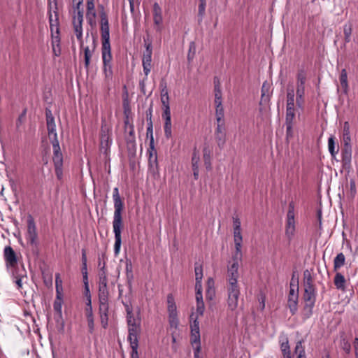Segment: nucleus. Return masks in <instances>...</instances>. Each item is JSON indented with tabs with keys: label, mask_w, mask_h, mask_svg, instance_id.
<instances>
[{
	"label": "nucleus",
	"mask_w": 358,
	"mask_h": 358,
	"mask_svg": "<svg viewBox=\"0 0 358 358\" xmlns=\"http://www.w3.org/2000/svg\"><path fill=\"white\" fill-rule=\"evenodd\" d=\"M214 92H215V99H222V90L220 83L218 78H214Z\"/></svg>",
	"instance_id": "nucleus-35"
},
{
	"label": "nucleus",
	"mask_w": 358,
	"mask_h": 358,
	"mask_svg": "<svg viewBox=\"0 0 358 358\" xmlns=\"http://www.w3.org/2000/svg\"><path fill=\"white\" fill-rule=\"evenodd\" d=\"M55 300L53 304L54 310L60 316L62 315V302L60 298Z\"/></svg>",
	"instance_id": "nucleus-51"
},
{
	"label": "nucleus",
	"mask_w": 358,
	"mask_h": 358,
	"mask_svg": "<svg viewBox=\"0 0 358 358\" xmlns=\"http://www.w3.org/2000/svg\"><path fill=\"white\" fill-rule=\"evenodd\" d=\"M296 103L299 108H301L304 102L305 83L306 80V73L304 70H299L296 76Z\"/></svg>",
	"instance_id": "nucleus-8"
},
{
	"label": "nucleus",
	"mask_w": 358,
	"mask_h": 358,
	"mask_svg": "<svg viewBox=\"0 0 358 358\" xmlns=\"http://www.w3.org/2000/svg\"><path fill=\"white\" fill-rule=\"evenodd\" d=\"M161 101L163 106H169V97L168 91L166 89H163L161 93Z\"/></svg>",
	"instance_id": "nucleus-43"
},
{
	"label": "nucleus",
	"mask_w": 358,
	"mask_h": 358,
	"mask_svg": "<svg viewBox=\"0 0 358 358\" xmlns=\"http://www.w3.org/2000/svg\"><path fill=\"white\" fill-rule=\"evenodd\" d=\"M27 244L31 247L34 254L37 255L38 252V236L36 226L33 217L29 215L27 217V229L25 235Z\"/></svg>",
	"instance_id": "nucleus-5"
},
{
	"label": "nucleus",
	"mask_w": 358,
	"mask_h": 358,
	"mask_svg": "<svg viewBox=\"0 0 358 358\" xmlns=\"http://www.w3.org/2000/svg\"><path fill=\"white\" fill-rule=\"evenodd\" d=\"M25 115H26V110H24L22 112V113L18 117V118L17 120V122H16L17 127H19L20 125L24 122V120L25 119Z\"/></svg>",
	"instance_id": "nucleus-60"
},
{
	"label": "nucleus",
	"mask_w": 358,
	"mask_h": 358,
	"mask_svg": "<svg viewBox=\"0 0 358 358\" xmlns=\"http://www.w3.org/2000/svg\"><path fill=\"white\" fill-rule=\"evenodd\" d=\"M163 107H164V112L162 114V117L164 119V121L171 120L170 106H163Z\"/></svg>",
	"instance_id": "nucleus-53"
},
{
	"label": "nucleus",
	"mask_w": 358,
	"mask_h": 358,
	"mask_svg": "<svg viewBox=\"0 0 358 358\" xmlns=\"http://www.w3.org/2000/svg\"><path fill=\"white\" fill-rule=\"evenodd\" d=\"M232 264L228 266L227 271V307L228 309L234 312L238 305L240 288L238 285V261H232Z\"/></svg>",
	"instance_id": "nucleus-2"
},
{
	"label": "nucleus",
	"mask_w": 358,
	"mask_h": 358,
	"mask_svg": "<svg viewBox=\"0 0 358 358\" xmlns=\"http://www.w3.org/2000/svg\"><path fill=\"white\" fill-rule=\"evenodd\" d=\"M334 285L338 289L345 290V277L341 273H337L334 278Z\"/></svg>",
	"instance_id": "nucleus-30"
},
{
	"label": "nucleus",
	"mask_w": 358,
	"mask_h": 358,
	"mask_svg": "<svg viewBox=\"0 0 358 358\" xmlns=\"http://www.w3.org/2000/svg\"><path fill=\"white\" fill-rule=\"evenodd\" d=\"M190 343L192 348H201V336L199 331V322L196 317L191 324Z\"/></svg>",
	"instance_id": "nucleus-10"
},
{
	"label": "nucleus",
	"mask_w": 358,
	"mask_h": 358,
	"mask_svg": "<svg viewBox=\"0 0 358 358\" xmlns=\"http://www.w3.org/2000/svg\"><path fill=\"white\" fill-rule=\"evenodd\" d=\"M55 287H56V292H57V298L59 299V296L62 292V280L60 278L59 273H57L55 275Z\"/></svg>",
	"instance_id": "nucleus-34"
},
{
	"label": "nucleus",
	"mask_w": 358,
	"mask_h": 358,
	"mask_svg": "<svg viewBox=\"0 0 358 358\" xmlns=\"http://www.w3.org/2000/svg\"><path fill=\"white\" fill-rule=\"evenodd\" d=\"M303 299L304 307L303 309V317L305 319H308L313 314V309L315 303L317 295L314 280L308 270H306L303 272Z\"/></svg>",
	"instance_id": "nucleus-4"
},
{
	"label": "nucleus",
	"mask_w": 358,
	"mask_h": 358,
	"mask_svg": "<svg viewBox=\"0 0 358 358\" xmlns=\"http://www.w3.org/2000/svg\"><path fill=\"white\" fill-rule=\"evenodd\" d=\"M50 141L52 145L53 155H62L59 147L58 138H52L50 139Z\"/></svg>",
	"instance_id": "nucleus-40"
},
{
	"label": "nucleus",
	"mask_w": 358,
	"mask_h": 358,
	"mask_svg": "<svg viewBox=\"0 0 358 358\" xmlns=\"http://www.w3.org/2000/svg\"><path fill=\"white\" fill-rule=\"evenodd\" d=\"M149 165L151 167L157 166V151L155 149V146L152 148H149Z\"/></svg>",
	"instance_id": "nucleus-31"
},
{
	"label": "nucleus",
	"mask_w": 358,
	"mask_h": 358,
	"mask_svg": "<svg viewBox=\"0 0 358 358\" xmlns=\"http://www.w3.org/2000/svg\"><path fill=\"white\" fill-rule=\"evenodd\" d=\"M215 117L217 122L224 120L223 106L215 107Z\"/></svg>",
	"instance_id": "nucleus-44"
},
{
	"label": "nucleus",
	"mask_w": 358,
	"mask_h": 358,
	"mask_svg": "<svg viewBox=\"0 0 358 358\" xmlns=\"http://www.w3.org/2000/svg\"><path fill=\"white\" fill-rule=\"evenodd\" d=\"M3 259L8 273L14 279L17 287L21 288L23 279L27 278V271L23 264H19V257L10 246L4 248Z\"/></svg>",
	"instance_id": "nucleus-1"
},
{
	"label": "nucleus",
	"mask_w": 358,
	"mask_h": 358,
	"mask_svg": "<svg viewBox=\"0 0 358 358\" xmlns=\"http://www.w3.org/2000/svg\"><path fill=\"white\" fill-rule=\"evenodd\" d=\"M295 353L297 354V358H306L304 348L302 345V341H299L296 343L295 347Z\"/></svg>",
	"instance_id": "nucleus-37"
},
{
	"label": "nucleus",
	"mask_w": 358,
	"mask_h": 358,
	"mask_svg": "<svg viewBox=\"0 0 358 358\" xmlns=\"http://www.w3.org/2000/svg\"><path fill=\"white\" fill-rule=\"evenodd\" d=\"M108 291L107 284H99V304L108 303Z\"/></svg>",
	"instance_id": "nucleus-25"
},
{
	"label": "nucleus",
	"mask_w": 358,
	"mask_h": 358,
	"mask_svg": "<svg viewBox=\"0 0 358 358\" xmlns=\"http://www.w3.org/2000/svg\"><path fill=\"white\" fill-rule=\"evenodd\" d=\"M195 289L196 301H203L201 283H195Z\"/></svg>",
	"instance_id": "nucleus-47"
},
{
	"label": "nucleus",
	"mask_w": 358,
	"mask_h": 358,
	"mask_svg": "<svg viewBox=\"0 0 358 358\" xmlns=\"http://www.w3.org/2000/svg\"><path fill=\"white\" fill-rule=\"evenodd\" d=\"M108 303L99 304V315L101 324L103 328L108 326Z\"/></svg>",
	"instance_id": "nucleus-22"
},
{
	"label": "nucleus",
	"mask_w": 358,
	"mask_h": 358,
	"mask_svg": "<svg viewBox=\"0 0 358 358\" xmlns=\"http://www.w3.org/2000/svg\"><path fill=\"white\" fill-rule=\"evenodd\" d=\"M203 160L207 169L210 168V150L208 148H204L203 150Z\"/></svg>",
	"instance_id": "nucleus-41"
},
{
	"label": "nucleus",
	"mask_w": 358,
	"mask_h": 358,
	"mask_svg": "<svg viewBox=\"0 0 358 358\" xmlns=\"http://www.w3.org/2000/svg\"><path fill=\"white\" fill-rule=\"evenodd\" d=\"M96 13L94 8V1H87L86 19L92 27L96 24Z\"/></svg>",
	"instance_id": "nucleus-19"
},
{
	"label": "nucleus",
	"mask_w": 358,
	"mask_h": 358,
	"mask_svg": "<svg viewBox=\"0 0 358 358\" xmlns=\"http://www.w3.org/2000/svg\"><path fill=\"white\" fill-rule=\"evenodd\" d=\"M196 51V47L194 42L189 43V52L187 55V59L191 61L193 59Z\"/></svg>",
	"instance_id": "nucleus-49"
},
{
	"label": "nucleus",
	"mask_w": 358,
	"mask_h": 358,
	"mask_svg": "<svg viewBox=\"0 0 358 358\" xmlns=\"http://www.w3.org/2000/svg\"><path fill=\"white\" fill-rule=\"evenodd\" d=\"M147 136L150 138V146L152 148L154 146V138H153V129L147 128Z\"/></svg>",
	"instance_id": "nucleus-58"
},
{
	"label": "nucleus",
	"mask_w": 358,
	"mask_h": 358,
	"mask_svg": "<svg viewBox=\"0 0 358 358\" xmlns=\"http://www.w3.org/2000/svg\"><path fill=\"white\" fill-rule=\"evenodd\" d=\"M226 127L225 121L217 122V127L215 129V137L219 147H222L225 143L226 138Z\"/></svg>",
	"instance_id": "nucleus-18"
},
{
	"label": "nucleus",
	"mask_w": 358,
	"mask_h": 358,
	"mask_svg": "<svg viewBox=\"0 0 358 358\" xmlns=\"http://www.w3.org/2000/svg\"><path fill=\"white\" fill-rule=\"evenodd\" d=\"M352 30L351 24H345L343 27L344 36H351Z\"/></svg>",
	"instance_id": "nucleus-59"
},
{
	"label": "nucleus",
	"mask_w": 358,
	"mask_h": 358,
	"mask_svg": "<svg viewBox=\"0 0 358 358\" xmlns=\"http://www.w3.org/2000/svg\"><path fill=\"white\" fill-rule=\"evenodd\" d=\"M73 1V15L78 16V13H80L83 15V11L81 8V6L83 3V0H72Z\"/></svg>",
	"instance_id": "nucleus-33"
},
{
	"label": "nucleus",
	"mask_w": 358,
	"mask_h": 358,
	"mask_svg": "<svg viewBox=\"0 0 358 358\" xmlns=\"http://www.w3.org/2000/svg\"><path fill=\"white\" fill-rule=\"evenodd\" d=\"M206 3H200L199 5V10H198V15L200 17V20H201L203 17L205 15L206 12Z\"/></svg>",
	"instance_id": "nucleus-55"
},
{
	"label": "nucleus",
	"mask_w": 358,
	"mask_h": 358,
	"mask_svg": "<svg viewBox=\"0 0 358 358\" xmlns=\"http://www.w3.org/2000/svg\"><path fill=\"white\" fill-rule=\"evenodd\" d=\"M169 317L171 327L176 328L178 323L177 315H175L174 316L169 315Z\"/></svg>",
	"instance_id": "nucleus-56"
},
{
	"label": "nucleus",
	"mask_w": 358,
	"mask_h": 358,
	"mask_svg": "<svg viewBox=\"0 0 358 358\" xmlns=\"http://www.w3.org/2000/svg\"><path fill=\"white\" fill-rule=\"evenodd\" d=\"M55 173L58 179H61L63 175L62 166H55Z\"/></svg>",
	"instance_id": "nucleus-61"
},
{
	"label": "nucleus",
	"mask_w": 358,
	"mask_h": 358,
	"mask_svg": "<svg viewBox=\"0 0 358 358\" xmlns=\"http://www.w3.org/2000/svg\"><path fill=\"white\" fill-rule=\"evenodd\" d=\"M152 14L155 29L157 31H161L163 23L162 10L157 3L153 4Z\"/></svg>",
	"instance_id": "nucleus-16"
},
{
	"label": "nucleus",
	"mask_w": 358,
	"mask_h": 358,
	"mask_svg": "<svg viewBox=\"0 0 358 358\" xmlns=\"http://www.w3.org/2000/svg\"><path fill=\"white\" fill-rule=\"evenodd\" d=\"M345 255L342 252L338 254L334 260V270L336 271L343 266L345 264Z\"/></svg>",
	"instance_id": "nucleus-32"
},
{
	"label": "nucleus",
	"mask_w": 358,
	"mask_h": 358,
	"mask_svg": "<svg viewBox=\"0 0 358 358\" xmlns=\"http://www.w3.org/2000/svg\"><path fill=\"white\" fill-rule=\"evenodd\" d=\"M341 87L343 90V92L345 94H347L348 92V74L346 70L344 69L341 72V76L339 78Z\"/></svg>",
	"instance_id": "nucleus-28"
},
{
	"label": "nucleus",
	"mask_w": 358,
	"mask_h": 358,
	"mask_svg": "<svg viewBox=\"0 0 358 358\" xmlns=\"http://www.w3.org/2000/svg\"><path fill=\"white\" fill-rule=\"evenodd\" d=\"M101 57L103 64V72L106 79H110L113 76L112 54L110 43L102 44Z\"/></svg>",
	"instance_id": "nucleus-6"
},
{
	"label": "nucleus",
	"mask_w": 358,
	"mask_h": 358,
	"mask_svg": "<svg viewBox=\"0 0 358 358\" xmlns=\"http://www.w3.org/2000/svg\"><path fill=\"white\" fill-rule=\"evenodd\" d=\"M280 349L284 358H292L289 345L288 338L286 336H280L279 338Z\"/></svg>",
	"instance_id": "nucleus-21"
},
{
	"label": "nucleus",
	"mask_w": 358,
	"mask_h": 358,
	"mask_svg": "<svg viewBox=\"0 0 358 358\" xmlns=\"http://www.w3.org/2000/svg\"><path fill=\"white\" fill-rule=\"evenodd\" d=\"M87 327L90 334H92L94 330V317L87 319Z\"/></svg>",
	"instance_id": "nucleus-57"
},
{
	"label": "nucleus",
	"mask_w": 358,
	"mask_h": 358,
	"mask_svg": "<svg viewBox=\"0 0 358 358\" xmlns=\"http://www.w3.org/2000/svg\"><path fill=\"white\" fill-rule=\"evenodd\" d=\"M328 148L331 155L334 157L338 150H335V141L334 137H330L328 140Z\"/></svg>",
	"instance_id": "nucleus-42"
},
{
	"label": "nucleus",
	"mask_w": 358,
	"mask_h": 358,
	"mask_svg": "<svg viewBox=\"0 0 358 358\" xmlns=\"http://www.w3.org/2000/svg\"><path fill=\"white\" fill-rule=\"evenodd\" d=\"M164 134L167 138H169L172 136L171 131V120L164 121Z\"/></svg>",
	"instance_id": "nucleus-45"
},
{
	"label": "nucleus",
	"mask_w": 358,
	"mask_h": 358,
	"mask_svg": "<svg viewBox=\"0 0 358 358\" xmlns=\"http://www.w3.org/2000/svg\"><path fill=\"white\" fill-rule=\"evenodd\" d=\"M101 17V33L102 44L110 43V31L107 15L102 12Z\"/></svg>",
	"instance_id": "nucleus-15"
},
{
	"label": "nucleus",
	"mask_w": 358,
	"mask_h": 358,
	"mask_svg": "<svg viewBox=\"0 0 358 358\" xmlns=\"http://www.w3.org/2000/svg\"><path fill=\"white\" fill-rule=\"evenodd\" d=\"M196 314L201 316L204 312V303L203 301H196Z\"/></svg>",
	"instance_id": "nucleus-52"
},
{
	"label": "nucleus",
	"mask_w": 358,
	"mask_h": 358,
	"mask_svg": "<svg viewBox=\"0 0 358 358\" xmlns=\"http://www.w3.org/2000/svg\"><path fill=\"white\" fill-rule=\"evenodd\" d=\"M84 53H85V66L86 68H87L90 65V58L92 57V51H91L90 50L89 47H85L84 48Z\"/></svg>",
	"instance_id": "nucleus-46"
},
{
	"label": "nucleus",
	"mask_w": 358,
	"mask_h": 358,
	"mask_svg": "<svg viewBox=\"0 0 358 358\" xmlns=\"http://www.w3.org/2000/svg\"><path fill=\"white\" fill-rule=\"evenodd\" d=\"M193 351L194 358H203L201 354V348H198V347H196V348H193Z\"/></svg>",
	"instance_id": "nucleus-63"
},
{
	"label": "nucleus",
	"mask_w": 358,
	"mask_h": 358,
	"mask_svg": "<svg viewBox=\"0 0 358 358\" xmlns=\"http://www.w3.org/2000/svg\"><path fill=\"white\" fill-rule=\"evenodd\" d=\"M108 279H107V275H106V271L105 268V265L103 264V266L100 268V271L99 273V284H107Z\"/></svg>",
	"instance_id": "nucleus-39"
},
{
	"label": "nucleus",
	"mask_w": 358,
	"mask_h": 358,
	"mask_svg": "<svg viewBox=\"0 0 358 358\" xmlns=\"http://www.w3.org/2000/svg\"><path fill=\"white\" fill-rule=\"evenodd\" d=\"M46 122L49 139L57 138L55 118H50V120H48Z\"/></svg>",
	"instance_id": "nucleus-26"
},
{
	"label": "nucleus",
	"mask_w": 358,
	"mask_h": 358,
	"mask_svg": "<svg viewBox=\"0 0 358 358\" xmlns=\"http://www.w3.org/2000/svg\"><path fill=\"white\" fill-rule=\"evenodd\" d=\"M241 221L238 217H233V227L234 229H241Z\"/></svg>",
	"instance_id": "nucleus-62"
},
{
	"label": "nucleus",
	"mask_w": 358,
	"mask_h": 358,
	"mask_svg": "<svg viewBox=\"0 0 358 358\" xmlns=\"http://www.w3.org/2000/svg\"><path fill=\"white\" fill-rule=\"evenodd\" d=\"M295 95L292 85H288L287 88L286 115H296L295 114Z\"/></svg>",
	"instance_id": "nucleus-11"
},
{
	"label": "nucleus",
	"mask_w": 358,
	"mask_h": 358,
	"mask_svg": "<svg viewBox=\"0 0 358 358\" xmlns=\"http://www.w3.org/2000/svg\"><path fill=\"white\" fill-rule=\"evenodd\" d=\"M83 15L78 13V16H72V25L73 28L74 34L77 38V40L79 41L80 45H83Z\"/></svg>",
	"instance_id": "nucleus-12"
},
{
	"label": "nucleus",
	"mask_w": 358,
	"mask_h": 358,
	"mask_svg": "<svg viewBox=\"0 0 358 358\" xmlns=\"http://www.w3.org/2000/svg\"><path fill=\"white\" fill-rule=\"evenodd\" d=\"M298 299V287H296V288H295V286L291 283L288 295L287 306L292 315H294L297 311Z\"/></svg>",
	"instance_id": "nucleus-13"
},
{
	"label": "nucleus",
	"mask_w": 358,
	"mask_h": 358,
	"mask_svg": "<svg viewBox=\"0 0 358 358\" xmlns=\"http://www.w3.org/2000/svg\"><path fill=\"white\" fill-rule=\"evenodd\" d=\"M235 244V252L232 257V261L241 262L242 259L241 247L242 243H234Z\"/></svg>",
	"instance_id": "nucleus-36"
},
{
	"label": "nucleus",
	"mask_w": 358,
	"mask_h": 358,
	"mask_svg": "<svg viewBox=\"0 0 358 358\" xmlns=\"http://www.w3.org/2000/svg\"><path fill=\"white\" fill-rule=\"evenodd\" d=\"M168 313L169 316L177 315V307L174 301L173 296L171 294L167 296Z\"/></svg>",
	"instance_id": "nucleus-27"
},
{
	"label": "nucleus",
	"mask_w": 358,
	"mask_h": 358,
	"mask_svg": "<svg viewBox=\"0 0 358 358\" xmlns=\"http://www.w3.org/2000/svg\"><path fill=\"white\" fill-rule=\"evenodd\" d=\"M110 130L106 125H102L101 131V149L106 152L109 148L112 140L110 136Z\"/></svg>",
	"instance_id": "nucleus-17"
},
{
	"label": "nucleus",
	"mask_w": 358,
	"mask_h": 358,
	"mask_svg": "<svg viewBox=\"0 0 358 358\" xmlns=\"http://www.w3.org/2000/svg\"><path fill=\"white\" fill-rule=\"evenodd\" d=\"M129 331V335H128V340L130 343V345L131 349H134L136 350V348H138V335L140 333L141 329H128Z\"/></svg>",
	"instance_id": "nucleus-24"
},
{
	"label": "nucleus",
	"mask_w": 358,
	"mask_h": 358,
	"mask_svg": "<svg viewBox=\"0 0 358 358\" xmlns=\"http://www.w3.org/2000/svg\"><path fill=\"white\" fill-rule=\"evenodd\" d=\"M295 119V115H286L285 125H286V138L287 140L294 136L293 125Z\"/></svg>",
	"instance_id": "nucleus-23"
},
{
	"label": "nucleus",
	"mask_w": 358,
	"mask_h": 358,
	"mask_svg": "<svg viewBox=\"0 0 358 358\" xmlns=\"http://www.w3.org/2000/svg\"><path fill=\"white\" fill-rule=\"evenodd\" d=\"M199 159H200V158H199V155L198 152L194 150L193 152L192 157V169L199 168Z\"/></svg>",
	"instance_id": "nucleus-48"
},
{
	"label": "nucleus",
	"mask_w": 358,
	"mask_h": 358,
	"mask_svg": "<svg viewBox=\"0 0 358 358\" xmlns=\"http://www.w3.org/2000/svg\"><path fill=\"white\" fill-rule=\"evenodd\" d=\"M152 54V44L150 43L145 44V51L143 53L142 64L143 68V72L146 77L148 76L151 70Z\"/></svg>",
	"instance_id": "nucleus-14"
},
{
	"label": "nucleus",
	"mask_w": 358,
	"mask_h": 358,
	"mask_svg": "<svg viewBox=\"0 0 358 358\" xmlns=\"http://www.w3.org/2000/svg\"><path fill=\"white\" fill-rule=\"evenodd\" d=\"M343 166L345 169H349L352 160V147L343 146L341 151Z\"/></svg>",
	"instance_id": "nucleus-20"
},
{
	"label": "nucleus",
	"mask_w": 358,
	"mask_h": 358,
	"mask_svg": "<svg viewBox=\"0 0 358 358\" xmlns=\"http://www.w3.org/2000/svg\"><path fill=\"white\" fill-rule=\"evenodd\" d=\"M122 303L127 312V322L128 324V329H141V320L138 317H134L131 304L124 301H122Z\"/></svg>",
	"instance_id": "nucleus-9"
},
{
	"label": "nucleus",
	"mask_w": 358,
	"mask_h": 358,
	"mask_svg": "<svg viewBox=\"0 0 358 358\" xmlns=\"http://www.w3.org/2000/svg\"><path fill=\"white\" fill-rule=\"evenodd\" d=\"M113 199L114 202V215L113 220V228L115 234V244H114V252L115 255L120 252L122 238L121 232L122 227V212L124 208V204L121 200L119 189L117 187H115L113 192Z\"/></svg>",
	"instance_id": "nucleus-3"
},
{
	"label": "nucleus",
	"mask_w": 358,
	"mask_h": 358,
	"mask_svg": "<svg viewBox=\"0 0 358 358\" xmlns=\"http://www.w3.org/2000/svg\"><path fill=\"white\" fill-rule=\"evenodd\" d=\"M296 231V222L294 219V202L289 203V208L287 213L286 223H285V236L290 242L295 234Z\"/></svg>",
	"instance_id": "nucleus-7"
},
{
	"label": "nucleus",
	"mask_w": 358,
	"mask_h": 358,
	"mask_svg": "<svg viewBox=\"0 0 358 358\" xmlns=\"http://www.w3.org/2000/svg\"><path fill=\"white\" fill-rule=\"evenodd\" d=\"M50 24L51 31H53L54 27H55L56 33H59V28L57 27V18L53 20L52 15H50Z\"/></svg>",
	"instance_id": "nucleus-54"
},
{
	"label": "nucleus",
	"mask_w": 358,
	"mask_h": 358,
	"mask_svg": "<svg viewBox=\"0 0 358 358\" xmlns=\"http://www.w3.org/2000/svg\"><path fill=\"white\" fill-rule=\"evenodd\" d=\"M350 126L348 122H345L343 129V146H351L350 145Z\"/></svg>",
	"instance_id": "nucleus-29"
},
{
	"label": "nucleus",
	"mask_w": 358,
	"mask_h": 358,
	"mask_svg": "<svg viewBox=\"0 0 358 358\" xmlns=\"http://www.w3.org/2000/svg\"><path fill=\"white\" fill-rule=\"evenodd\" d=\"M85 316L87 319L94 317L92 308H85Z\"/></svg>",
	"instance_id": "nucleus-64"
},
{
	"label": "nucleus",
	"mask_w": 358,
	"mask_h": 358,
	"mask_svg": "<svg viewBox=\"0 0 358 358\" xmlns=\"http://www.w3.org/2000/svg\"><path fill=\"white\" fill-rule=\"evenodd\" d=\"M52 159L55 166H63L62 155H53Z\"/></svg>",
	"instance_id": "nucleus-50"
},
{
	"label": "nucleus",
	"mask_w": 358,
	"mask_h": 358,
	"mask_svg": "<svg viewBox=\"0 0 358 358\" xmlns=\"http://www.w3.org/2000/svg\"><path fill=\"white\" fill-rule=\"evenodd\" d=\"M194 271L196 283H201L203 278V269L201 265L196 264Z\"/></svg>",
	"instance_id": "nucleus-38"
}]
</instances>
